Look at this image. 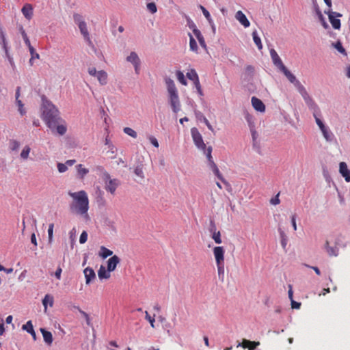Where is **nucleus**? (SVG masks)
I'll return each instance as SVG.
<instances>
[{"label": "nucleus", "instance_id": "f257e3e1", "mask_svg": "<svg viewBox=\"0 0 350 350\" xmlns=\"http://www.w3.org/2000/svg\"><path fill=\"white\" fill-rule=\"evenodd\" d=\"M191 136L193 140L196 144V146L200 150H204V153L206 155L208 166L211 170L213 172L214 174L224 183L226 187H230V184L224 178L223 176L220 173L217 165L215 163L213 160V157L211 155L212 148L211 146L206 148V144L204 143L201 134L199 133L196 128H192L191 129Z\"/></svg>", "mask_w": 350, "mask_h": 350}, {"label": "nucleus", "instance_id": "f03ea898", "mask_svg": "<svg viewBox=\"0 0 350 350\" xmlns=\"http://www.w3.org/2000/svg\"><path fill=\"white\" fill-rule=\"evenodd\" d=\"M68 194L72 198V202L70 204V211L88 217L89 199L87 193L84 190H81L77 192L68 191Z\"/></svg>", "mask_w": 350, "mask_h": 350}, {"label": "nucleus", "instance_id": "7ed1b4c3", "mask_svg": "<svg viewBox=\"0 0 350 350\" xmlns=\"http://www.w3.org/2000/svg\"><path fill=\"white\" fill-rule=\"evenodd\" d=\"M42 119L51 129H55L59 121H62L59 116L58 109L49 100H42Z\"/></svg>", "mask_w": 350, "mask_h": 350}, {"label": "nucleus", "instance_id": "20e7f679", "mask_svg": "<svg viewBox=\"0 0 350 350\" xmlns=\"http://www.w3.org/2000/svg\"><path fill=\"white\" fill-rule=\"evenodd\" d=\"M167 90L169 96V102L172 111L176 113L180 110V103L179 100L178 90L174 81L167 77L165 79Z\"/></svg>", "mask_w": 350, "mask_h": 350}, {"label": "nucleus", "instance_id": "39448f33", "mask_svg": "<svg viewBox=\"0 0 350 350\" xmlns=\"http://www.w3.org/2000/svg\"><path fill=\"white\" fill-rule=\"evenodd\" d=\"M73 18L75 23L78 25L81 34L83 36L85 40L91 44V40L90 38L87 24L83 18V16L79 14H74Z\"/></svg>", "mask_w": 350, "mask_h": 350}, {"label": "nucleus", "instance_id": "423d86ee", "mask_svg": "<svg viewBox=\"0 0 350 350\" xmlns=\"http://www.w3.org/2000/svg\"><path fill=\"white\" fill-rule=\"evenodd\" d=\"M325 13L328 15L329 22L331 23L333 28L335 29H340L341 26L340 20L336 18L342 17V14L333 12L331 9H328L327 11L325 10Z\"/></svg>", "mask_w": 350, "mask_h": 350}, {"label": "nucleus", "instance_id": "0eeeda50", "mask_svg": "<svg viewBox=\"0 0 350 350\" xmlns=\"http://www.w3.org/2000/svg\"><path fill=\"white\" fill-rule=\"evenodd\" d=\"M299 94L303 97L306 104L308 106V107L311 109H315L317 107V105H316L315 102L313 100V99L310 96L308 92L306 91L304 86H299V90H297Z\"/></svg>", "mask_w": 350, "mask_h": 350}, {"label": "nucleus", "instance_id": "6e6552de", "mask_svg": "<svg viewBox=\"0 0 350 350\" xmlns=\"http://www.w3.org/2000/svg\"><path fill=\"white\" fill-rule=\"evenodd\" d=\"M299 94L303 97L306 104L308 106V107L311 109H315L317 107V105H316L315 102L313 100V99L310 96L308 92L306 91L304 86H299V90H297Z\"/></svg>", "mask_w": 350, "mask_h": 350}, {"label": "nucleus", "instance_id": "1a4fd4ad", "mask_svg": "<svg viewBox=\"0 0 350 350\" xmlns=\"http://www.w3.org/2000/svg\"><path fill=\"white\" fill-rule=\"evenodd\" d=\"M280 70L282 72L285 77L288 79V81L295 85L297 90H299V86H303V85L298 80H297L295 76L291 73L285 66L282 67Z\"/></svg>", "mask_w": 350, "mask_h": 350}, {"label": "nucleus", "instance_id": "9d476101", "mask_svg": "<svg viewBox=\"0 0 350 350\" xmlns=\"http://www.w3.org/2000/svg\"><path fill=\"white\" fill-rule=\"evenodd\" d=\"M224 249L221 246H217L213 248V254L215 258L216 265L224 263Z\"/></svg>", "mask_w": 350, "mask_h": 350}, {"label": "nucleus", "instance_id": "9b49d317", "mask_svg": "<svg viewBox=\"0 0 350 350\" xmlns=\"http://www.w3.org/2000/svg\"><path fill=\"white\" fill-rule=\"evenodd\" d=\"M105 176L109 179L108 183H106L105 189L109 191L111 194H114L116 188L119 185V181L117 179H110L109 174H106Z\"/></svg>", "mask_w": 350, "mask_h": 350}, {"label": "nucleus", "instance_id": "f8f14e48", "mask_svg": "<svg viewBox=\"0 0 350 350\" xmlns=\"http://www.w3.org/2000/svg\"><path fill=\"white\" fill-rule=\"evenodd\" d=\"M235 18L245 27L247 28L250 26V23L247 18L245 14L241 10H239L235 14Z\"/></svg>", "mask_w": 350, "mask_h": 350}, {"label": "nucleus", "instance_id": "ddd939ff", "mask_svg": "<svg viewBox=\"0 0 350 350\" xmlns=\"http://www.w3.org/2000/svg\"><path fill=\"white\" fill-rule=\"evenodd\" d=\"M270 55L272 59L273 64L280 70L282 67L284 66L282 59L279 57L278 54L273 49L270 50Z\"/></svg>", "mask_w": 350, "mask_h": 350}, {"label": "nucleus", "instance_id": "4468645a", "mask_svg": "<svg viewBox=\"0 0 350 350\" xmlns=\"http://www.w3.org/2000/svg\"><path fill=\"white\" fill-rule=\"evenodd\" d=\"M251 103L252 105V107L254 108V109L257 111L260 112H265V105L262 103L261 100L256 98V96L252 97Z\"/></svg>", "mask_w": 350, "mask_h": 350}, {"label": "nucleus", "instance_id": "2eb2a0df", "mask_svg": "<svg viewBox=\"0 0 350 350\" xmlns=\"http://www.w3.org/2000/svg\"><path fill=\"white\" fill-rule=\"evenodd\" d=\"M339 172L347 182H350V170L348 169L347 165L345 162L340 163Z\"/></svg>", "mask_w": 350, "mask_h": 350}, {"label": "nucleus", "instance_id": "dca6fc26", "mask_svg": "<svg viewBox=\"0 0 350 350\" xmlns=\"http://www.w3.org/2000/svg\"><path fill=\"white\" fill-rule=\"evenodd\" d=\"M83 273L85 278V284L88 285L96 279V273L91 267H86L83 271Z\"/></svg>", "mask_w": 350, "mask_h": 350}, {"label": "nucleus", "instance_id": "f3484780", "mask_svg": "<svg viewBox=\"0 0 350 350\" xmlns=\"http://www.w3.org/2000/svg\"><path fill=\"white\" fill-rule=\"evenodd\" d=\"M120 258L114 255L107 260V271L109 272L113 271L116 269L117 265L120 263Z\"/></svg>", "mask_w": 350, "mask_h": 350}, {"label": "nucleus", "instance_id": "a211bd4d", "mask_svg": "<svg viewBox=\"0 0 350 350\" xmlns=\"http://www.w3.org/2000/svg\"><path fill=\"white\" fill-rule=\"evenodd\" d=\"M21 12H22L23 14L24 15V16L27 19H28V20L31 19V18L33 16V7L31 4H29V3L25 4L23 7Z\"/></svg>", "mask_w": 350, "mask_h": 350}, {"label": "nucleus", "instance_id": "6ab92c4d", "mask_svg": "<svg viewBox=\"0 0 350 350\" xmlns=\"http://www.w3.org/2000/svg\"><path fill=\"white\" fill-rule=\"evenodd\" d=\"M54 298L51 295L46 294L42 299V305L44 306V312H46L48 304L50 307L53 306Z\"/></svg>", "mask_w": 350, "mask_h": 350}, {"label": "nucleus", "instance_id": "aec40b11", "mask_svg": "<svg viewBox=\"0 0 350 350\" xmlns=\"http://www.w3.org/2000/svg\"><path fill=\"white\" fill-rule=\"evenodd\" d=\"M40 332L42 334L44 342L51 345L53 342V335L51 332L46 330L44 328H40Z\"/></svg>", "mask_w": 350, "mask_h": 350}, {"label": "nucleus", "instance_id": "412c9836", "mask_svg": "<svg viewBox=\"0 0 350 350\" xmlns=\"http://www.w3.org/2000/svg\"><path fill=\"white\" fill-rule=\"evenodd\" d=\"M22 329L23 330L27 331L28 333H29L32 336L34 340H36V332H35V331L33 329V324H32L31 321H28L26 323V324L23 325L22 326Z\"/></svg>", "mask_w": 350, "mask_h": 350}, {"label": "nucleus", "instance_id": "4be33fe9", "mask_svg": "<svg viewBox=\"0 0 350 350\" xmlns=\"http://www.w3.org/2000/svg\"><path fill=\"white\" fill-rule=\"evenodd\" d=\"M96 78L101 85H104L107 83V74L104 70L98 71Z\"/></svg>", "mask_w": 350, "mask_h": 350}, {"label": "nucleus", "instance_id": "5701e85b", "mask_svg": "<svg viewBox=\"0 0 350 350\" xmlns=\"http://www.w3.org/2000/svg\"><path fill=\"white\" fill-rule=\"evenodd\" d=\"M76 169H77V175L79 176L80 179H83L84 177L89 172V170L85 167H83L82 164L77 165Z\"/></svg>", "mask_w": 350, "mask_h": 350}, {"label": "nucleus", "instance_id": "b1692460", "mask_svg": "<svg viewBox=\"0 0 350 350\" xmlns=\"http://www.w3.org/2000/svg\"><path fill=\"white\" fill-rule=\"evenodd\" d=\"M98 275L100 280L109 279L111 276L110 272L105 269V267L101 265L98 271Z\"/></svg>", "mask_w": 350, "mask_h": 350}, {"label": "nucleus", "instance_id": "393cba45", "mask_svg": "<svg viewBox=\"0 0 350 350\" xmlns=\"http://www.w3.org/2000/svg\"><path fill=\"white\" fill-rule=\"evenodd\" d=\"M113 254V252L109 249H107V247H105V246H101L100 247V250L98 252V256L105 259L106 258H107L108 256H110Z\"/></svg>", "mask_w": 350, "mask_h": 350}, {"label": "nucleus", "instance_id": "a878e982", "mask_svg": "<svg viewBox=\"0 0 350 350\" xmlns=\"http://www.w3.org/2000/svg\"><path fill=\"white\" fill-rule=\"evenodd\" d=\"M193 34L195 35V36L198 40L200 46L205 49L206 47V42H205L204 37L202 35L200 31L198 30V29H194L193 30Z\"/></svg>", "mask_w": 350, "mask_h": 350}, {"label": "nucleus", "instance_id": "bb28decb", "mask_svg": "<svg viewBox=\"0 0 350 350\" xmlns=\"http://www.w3.org/2000/svg\"><path fill=\"white\" fill-rule=\"evenodd\" d=\"M200 8L204 17L208 21L209 24L212 26L213 31H215V28L214 26L213 21L211 16L209 12L202 5H200Z\"/></svg>", "mask_w": 350, "mask_h": 350}, {"label": "nucleus", "instance_id": "cd10ccee", "mask_svg": "<svg viewBox=\"0 0 350 350\" xmlns=\"http://www.w3.org/2000/svg\"><path fill=\"white\" fill-rule=\"evenodd\" d=\"M126 60L131 62L133 65L140 63L139 58L135 52H131L130 55L126 57Z\"/></svg>", "mask_w": 350, "mask_h": 350}, {"label": "nucleus", "instance_id": "c85d7f7f", "mask_svg": "<svg viewBox=\"0 0 350 350\" xmlns=\"http://www.w3.org/2000/svg\"><path fill=\"white\" fill-rule=\"evenodd\" d=\"M325 247L327 252L330 256H336L338 255V248L336 247H329L327 241L325 243Z\"/></svg>", "mask_w": 350, "mask_h": 350}, {"label": "nucleus", "instance_id": "c756f323", "mask_svg": "<svg viewBox=\"0 0 350 350\" xmlns=\"http://www.w3.org/2000/svg\"><path fill=\"white\" fill-rule=\"evenodd\" d=\"M20 146V142L16 139H10L9 142V148L12 151L18 150Z\"/></svg>", "mask_w": 350, "mask_h": 350}, {"label": "nucleus", "instance_id": "7c9ffc66", "mask_svg": "<svg viewBox=\"0 0 350 350\" xmlns=\"http://www.w3.org/2000/svg\"><path fill=\"white\" fill-rule=\"evenodd\" d=\"M30 151L31 148L29 146H24L20 154L21 159H23V160H27L29 157Z\"/></svg>", "mask_w": 350, "mask_h": 350}, {"label": "nucleus", "instance_id": "2f4dec72", "mask_svg": "<svg viewBox=\"0 0 350 350\" xmlns=\"http://www.w3.org/2000/svg\"><path fill=\"white\" fill-rule=\"evenodd\" d=\"M189 47L190 49L194 52L198 51V45L196 40L193 38L192 35L191 33L189 34Z\"/></svg>", "mask_w": 350, "mask_h": 350}, {"label": "nucleus", "instance_id": "473e14b6", "mask_svg": "<svg viewBox=\"0 0 350 350\" xmlns=\"http://www.w3.org/2000/svg\"><path fill=\"white\" fill-rule=\"evenodd\" d=\"M252 36H253L254 42L256 44V46H258V49H262V43H261V40L258 37V36L257 34V32L256 31H254L252 33Z\"/></svg>", "mask_w": 350, "mask_h": 350}, {"label": "nucleus", "instance_id": "72a5a7b5", "mask_svg": "<svg viewBox=\"0 0 350 350\" xmlns=\"http://www.w3.org/2000/svg\"><path fill=\"white\" fill-rule=\"evenodd\" d=\"M323 137L325 138L327 141H331L332 137V133L329 131V130L325 126L324 129H321Z\"/></svg>", "mask_w": 350, "mask_h": 350}, {"label": "nucleus", "instance_id": "f704fd0d", "mask_svg": "<svg viewBox=\"0 0 350 350\" xmlns=\"http://www.w3.org/2000/svg\"><path fill=\"white\" fill-rule=\"evenodd\" d=\"M55 128L56 129V131L58 133V134H59L60 135H64L67 131V128L65 124H57Z\"/></svg>", "mask_w": 350, "mask_h": 350}, {"label": "nucleus", "instance_id": "c9c22d12", "mask_svg": "<svg viewBox=\"0 0 350 350\" xmlns=\"http://www.w3.org/2000/svg\"><path fill=\"white\" fill-rule=\"evenodd\" d=\"M176 75L177 79L181 84H183V85H187V83L185 78L184 74L181 71H180V70L177 71Z\"/></svg>", "mask_w": 350, "mask_h": 350}, {"label": "nucleus", "instance_id": "e433bc0d", "mask_svg": "<svg viewBox=\"0 0 350 350\" xmlns=\"http://www.w3.org/2000/svg\"><path fill=\"white\" fill-rule=\"evenodd\" d=\"M29 52H30V54H31V58L29 59V63L31 65L33 64V60L34 59H39L40 57V55L38 53H37L34 49V48L32 46V47H30V49H29Z\"/></svg>", "mask_w": 350, "mask_h": 350}, {"label": "nucleus", "instance_id": "4c0bfd02", "mask_svg": "<svg viewBox=\"0 0 350 350\" xmlns=\"http://www.w3.org/2000/svg\"><path fill=\"white\" fill-rule=\"evenodd\" d=\"M123 131L124 133L132 137L133 138H136L137 137V132L130 127H125L124 128Z\"/></svg>", "mask_w": 350, "mask_h": 350}, {"label": "nucleus", "instance_id": "58836bf2", "mask_svg": "<svg viewBox=\"0 0 350 350\" xmlns=\"http://www.w3.org/2000/svg\"><path fill=\"white\" fill-rule=\"evenodd\" d=\"M187 77L192 81L195 80V79L198 78V75L194 69H191L189 72L187 73Z\"/></svg>", "mask_w": 350, "mask_h": 350}, {"label": "nucleus", "instance_id": "ea45409f", "mask_svg": "<svg viewBox=\"0 0 350 350\" xmlns=\"http://www.w3.org/2000/svg\"><path fill=\"white\" fill-rule=\"evenodd\" d=\"M134 173L136 176L139 177L141 179L144 178V174L143 172V169L141 166H137L134 170Z\"/></svg>", "mask_w": 350, "mask_h": 350}, {"label": "nucleus", "instance_id": "a19ab883", "mask_svg": "<svg viewBox=\"0 0 350 350\" xmlns=\"http://www.w3.org/2000/svg\"><path fill=\"white\" fill-rule=\"evenodd\" d=\"M254 67L251 65H248L245 68V75L249 77H252L254 73Z\"/></svg>", "mask_w": 350, "mask_h": 350}, {"label": "nucleus", "instance_id": "79ce46f5", "mask_svg": "<svg viewBox=\"0 0 350 350\" xmlns=\"http://www.w3.org/2000/svg\"><path fill=\"white\" fill-rule=\"evenodd\" d=\"M17 106L18 107V111L20 112L21 116H23L25 114L26 111L24 109V105L22 103V101L20 99L16 100Z\"/></svg>", "mask_w": 350, "mask_h": 350}, {"label": "nucleus", "instance_id": "37998d69", "mask_svg": "<svg viewBox=\"0 0 350 350\" xmlns=\"http://www.w3.org/2000/svg\"><path fill=\"white\" fill-rule=\"evenodd\" d=\"M53 228L54 224H50L48 229L49 242L51 243L53 241Z\"/></svg>", "mask_w": 350, "mask_h": 350}, {"label": "nucleus", "instance_id": "c03bdc74", "mask_svg": "<svg viewBox=\"0 0 350 350\" xmlns=\"http://www.w3.org/2000/svg\"><path fill=\"white\" fill-rule=\"evenodd\" d=\"M145 319L149 321L150 326L154 328V317H152L147 311H145Z\"/></svg>", "mask_w": 350, "mask_h": 350}, {"label": "nucleus", "instance_id": "a18cd8bd", "mask_svg": "<svg viewBox=\"0 0 350 350\" xmlns=\"http://www.w3.org/2000/svg\"><path fill=\"white\" fill-rule=\"evenodd\" d=\"M212 238L215 241V242L217 244L221 243V234L220 232H214L212 236Z\"/></svg>", "mask_w": 350, "mask_h": 350}, {"label": "nucleus", "instance_id": "49530a36", "mask_svg": "<svg viewBox=\"0 0 350 350\" xmlns=\"http://www.w3.org/2000/svg\"><path fill=\"white\" fill-rule=\"evenodd\" d=\"M147 8L148 10L152 13V14H154L157 12V6H156V4L153 2L152 3H148L147 4Z\"/></svg>", "mask_w": 350, "mask_h": 350}, {"label": "nucleus", "instance_id": "de8ad7c7", "mask_svg": "<svg viewBox=\"0 0 350 350\" xmlns=\"http://www.w3.org/2000/svg\"><path fill=\"white\" fill-rule=\"evenodd\" d=\"M200 116L201 117L200 120H202L204 122V124L206 125L208 129L210 131H213V128L211 126V124H210V122H208V120L206 119V118L205 116H204L202 114H201L200 113Z\"/></svg>", "mask_w": 350, "mask_h": 350}, {"label": "nucleus", "instance_id": "09e8293b", "mask_svg": "<svg viewBox=\"0 0 350 350\" xmlns=\"http://www.w3.org/2000/svg\"><path fill=\"white\" fill-rule=\"evenodd\" d=\"M334 47L341 53L342 54H346L345 53V49H344V47L342 46V44L340 42H337L335 44H334Z\"/></svg>", "mask_w": 350, "mask_h": 350}, {"label": "nucleus", "instance_id": "8fccbe9b", "mask_svg": "<svg viewBox=\"0 0 350 350\" xmlns=\"http://www.w3.org/2000/svg\"><path fill=\"white\" fill-rule=\"evenodd\" d=\"M57 170L59 172L64 173L67 171L68 167L66 166V163H57Z\"/></svg>", "mask_w": 350, "mask_h": 350}, {"label": "nucleus", "instance_id": "3c124183", "mask_svg": "<svg viewBox=\"0 0 350 350\" xmlns=\"http://www.w3.org/2000/svg\"><path fill=\"white\" fill-rule=\"evenodd\" d=\"M88 239V233L85 231H83L79 237V242L81 244L85 243L87 241Z\"/></svg>", "mask_w": 350, "mask_h": 350}, {"label": "nucleus", "instance_id": "603ef678", "mask_svg": "<svg viewBox=\"0 0 350 350\" xmlns=\"http://www.w3.org/2000/svg\"><path fill=\"white\" fill-rule=\"evenodd\" d=\"M218 275L220 276L221 275H224V263H220L217 265Z\"/></svg>", "mask_w": 350, "mask_h": 350}, {"label": "nucleus", "instance_id": "864d4df0", "mask_svg": "<svg viewBox=\"0 0 350 350\" xmlns=\"http://www.w3.org/2000/svg\"><path fill=\"white\" fill-rule=\"evenodd\" d=\"M148 139L150 142L156 148L159 147V142L157 139L154 136H149Z\"/></svg>", "mask_w": 350, "mask_h": 350}, {"label": "nucleus", "instance_id": "5fc2aeb1", "mask_svg": "<svg viewBox=\"0 0 350 350\" xmlns=\"http://www.w3.org/2000/svg\"><path fill=\"white\" fill-rule=\"evenodd\" d=\"M250 340L243 339L241 343H239L237 347L242 346L243 348H249L250 349Z\"/></svg>", "mask_w": 350, "mask_h": 350}, {"label": "nucleus", "instance_id": "6e6d98bb", "mask_svg": "<svg viewBox=\"0 0 350 350\" xmlns=\"http://www.w3.org/2000/svg\"><path fill=\"white\" fill-rule=\"evenodd\" d=\"M270 202L273 205H277L280 204V200L279 199V193L277 194L274 198H271Z\"/></svg>", "mask_w": 350, "mask_h": 350}, {"label": "nucleus", "instance_id": "4d7b16f0", "mask_svg": "<svg viewBox=\"0 0 350 350\" xmlns=\"http://www.w3.org/2000/svg\"><path fill=\"white\" fill-rule=\"evenodd\" d=\"M280 234H281V237H282L281 245H282V247L284 249L287 244V240L285 238V234L283 232H282Z\"/></svg>", "mask_w": 350, "mask_h": 350}, {"label": "nucleus", "instance_id": "13d9d810", "mask_svg": "<svg viewBox=\"0 0 350 350\" xmlns=\"http://www.w3.org/2000/svg\"><path fill=\"white\" fill-rule=\"evenodd\" d=\"M314 118H315V120H316V123L317 124V125L319 126V129H324V127L325 126L324 125V124L323 123V122L318 118L317 117L316 115H314Z\"/></svg>", "mask_w": 350, "mask_h": 350}, {"label": "nucleus", "instance_id": "bf43d9fd", "mask_svg": "<svg viewBox=\"0 0 350 350\" xmlns=\"http://www.w3.org/2000/svg\"><path fill=\"white\" fill-rule=\"evenodd\" d=\"M88 73L91 75V76H94V77H96L97 73H98V71L96 70V69L94 67H91V68H88Z\"/></svg>", "mask_w": 350, "mask_h": 350}, {"label": "nucleus", "instance_id": "052dcab7", "mask_svg": "<svg viewBox=\"0 0 350 350\" xmlns=\"http://www.w3.org/2000/svg\"><path fill=\"white\" fill-rule=\"evenodd\" d=\"M62 272V269L60 267H57L55 272V276L57 278V279L60 280L61 279V274Z\"/></svg>", "mask_w": 350, "mask_h": 350}, {"label": "nucleus", "instance_id": "680f3d73", "mask_svg": "<svg viewBox=\"0 0 350 350\" xmlns=\"http://www.w3.org/2000/svg\"><path fill=\"white\" fill-rule=\"evenodd\" d=\"M260 345V342H255V341H250V350H254L255 349L257 346H258Z\"/></svg>", "mask_w": 350, "mask_h": 350}, {"label": "nucleus", "instance_id": "e2e57ef3", "mask_svg": "<svg viewBox=\"0 0 350 350\" xmlns=\"http://www.w3.org/2000/svg\"><path fill=\"white\" fill-rule=\"evenodd\" d=\"M301 306V303L299 302H297L294 300H291V307L292 308H295V309H299Z\"/></svg>", "mask_w": 350, "mask_h": 350}, {"label": "nucleus", "instance_id": "0e129e2a", "mask_svg": "<svg viewBox=\"0 0 350 350\" xmlns=\"http://www.w3.org/2000/svg\"><path fill=\"white\" fill-rule=\"evenodd\" d=\"M319 18H320V20H321V21L322 23V25L323 26V27L325 29H327L329 26H328L327 23L325 22V21L323 15L321 14V13H319Z\"/></svg>", "mask_w": 350, "mask_h": 350}, {"label": "nucleus", "instance_id": "69168bd1", "mask_svg": "<svg viewBox=\"0 0 350 350\" xmlns=\"http://www.w3.org/2000/svg\"><path fill=\"white\" fill-rule=\"evenodd\" d=\"M251 133H252V139H253L254 142H255L258 137V134H257L256 131L253 128H251Z\"/></svg>", "mask_w": 350, "mask_h": 350}, {"label": "nucleus", "instance_id": "338daca9", "mask_svg": "<svg viewBox=\"0 0 350 350\" xmlns=\"http://www.w3.org/2000/svg\"><path fill=\"white\" fill-rule=\"evenodd\" d=\"M291 223L293 228V230L295 231L297 230V224H296V220H295V215H293L291 217Z\"/></svg>", "mask_w": 350, "mask_h": 350}, {"label": "nucleus", "instance_id": "774afa93", "mask_svg": "<svg viewBox=\"0 0 350 350\" xmlns=\"http://www.w3.org/2000/svg\"><path fill=\"white\" fill-rule=\"evenodd\" d=\"M19 30H20V32L21 33V35H22V37L23 39L28 37L25 29H23V27L22 26L20 27Z\"/></svg>", "mask_w": 350, "mask_h": 350}]
</instances>
